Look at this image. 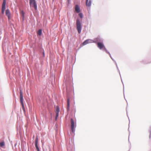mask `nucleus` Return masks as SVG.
<instances>
[{
	"label": "nucleus",
	"instance_id": "f257e3e1",
	"mask_svg": "<svg viewBox=\"0 0 151 151\" xmlns=\"http://www.w3.org/2000/svg\"><path fill=\"white\" fill-rule=\"evenodd\" d=\"M76 25L78 32L80 34L81 32V21L78 19H77L76 20Z\"/></svg>",
	"mask_w": 151,
	"mask_h": 151
},
{
	"label": "nucleus",
	"instance_id": "f03ea898",
	"mask_svg": "<svg viewBox=\"0 0 151 151\" xmlns=\"http://www.w3.org/2000/svg\"><path fill=\"white\" fill-rule=\"evenodd\" d=\"M71 122V130L72 132L74 133L75 131V127H76V124L75 125L74 122L72 119L70 120Z\"/></svg>",
	"mask_w": 151,
	"mask_h": 151
},
{
	"label": "nucleus",
	"instance_id": "7ed1b4c3",
	"mask_svg": "<svg viewBox=\"0 0 151 151\" xmlns=\"http://www.w3.org/2000/svg\"><path fill=\"white\" fill-rule=\"evenodd\" d=\"M29 4L30 6L32 4L35 9H37V5L35 0H29Z\"/></svg>",
	"mask_w": 151,
	"mask_h": 151
},
{
	"label": "nucleus",
	"instance_id": "20e7f679",
	"mask_svg": "<svg viewBox=\"0 0 151 151\" xmlns=\"http://www.w3.org/2000/svg\"><path fill=\"white\" fill-rule=\"evenodd\" d=\"M20 101L23 107H24V104L23 102V94L21 89L20 90Z\"/></svg>",
	"mask_w": 151,
	"mask_h": 151
},
{
	"label": "nucleus",
	"instance_id": "39448f33",
	"mask_svg": "<svg viewBox=\"0 0 151 151\" xmlns=\"http://www.w3.org/2000/svg\"><path fill=\"white\" fill-rule=\"evenodd\" d=\"M97 45L98 47L100 49H104L105 50H106V48L104 46V44L100 42H98L97 43Z\"/></svg>",
	"mask_w": 151,
	"mask_h": 151
},
{
	"label": "nucleus",
	"instance_id": "423d86ee",
	"mask_svg": "<svg viewBox=\"0 0 151 151\" xmlns=\"http://www.w3.org/2000/svg\"><path fill=\"white\" fill-rule=\"evenodd\" d=\"M6 4V0H3V2L2 5L1 12L2 14L4 13V11L6 8L5 5Z\"/></svg>",
	"mask_w": 151,
	"mask_h": 151
},
{
	"label": "nucleus",
	"instance_id": "0eeeda50",
	"mask_svg": "<svg viewBox=\"0 0 151 151\" xmlns=\"http://www.w3.org/2000/svg\"><path fill=\"white\" fill-rule=\"evenodd\" d=\"M6 14L8 17L9 20L10 19V13L9 9H7L6 10Z\"/></svg>",
	"mask_w": 151,
	"mask_h": 151
},
{
	"label": "nucleus",
	"instance_id": "6e6552de",
	"mask_svg": "<svg viewBox=\"0 0 151 151\" xmlns=\"http://www.w3.org/2000/svg\"><path fill=\"white\" fill-rule=\"evenodd\" d=\"M91 4V0H86V5L88 6H90Z\"/></svg>",
	"mask_w": 151,
	"mask_h": 151
},
{
	"label": "nucleus",
	"instance_id": "1a4fd4ad",
	"mask_svg": "<svg viewBox=\"0 0 151 151\" xmlns=\"http://www.w3.org/2000/svg\"><path fill=\"white\" fill-rule=\"evenodd\" d=\"M75 11L79 13L80 11V8L78 5H76L75 8Z\"/></svg>",
	"mask_w": 151,
	"mask_h": 151
},
{
	"label": "nucleus",
	"instance_id": "9d476101",
	"mask_svg": "<svg viewBox=\"0 0 151 151\" xmlns=\"http://www.w3.org/2000/svg\"><path fill=\"white\" fill-rule=\"evenodd\" d=\"M35 146L37 149V151H40L39 149L38 146L37 140H36L35 141Z\"/></svg>",
	"mask_w": 151,
	"mask_h": 151
},
{
	"label": "nucleus",
	"instance_id": "9b49d317",
	"mask_svg": "<svg viewBox=\"0 0 151 151\" xmlns=\"http://www.w3.org/2000/svg\"><path fill=\"white\" fill-rule=\"evenodd\" d=\"M89 40H85L83 43V45H85L89 43Z\"/></svg>",
	"mask_w": 151,
	"mask_h": 151
},
{
	"label": "nucleus",
	"instance_id": "f8f14e48",
	"mask_svg": "<svg viewBox=\"0 0 151 151\" xmlns=\"http://www.w3.org/2000/svg\"><path fill=\"white\" fill-rule=\"evenodd\" d=\"M42 33V30L41 29H40L37 32V34L39 35H41Z\"/></svg>",
	"mask_w": 151,
	"mask_h": 151
},
{
	"label": "nucleus",
	"instance_id": "ddd939ff",
	"mask_svg": "<svg viewBox=\"0 0 151 151\" xmlns=\"http://www.w3.org/2000/svg\"><path fill=\"white\" fill-rule=\"evenodd\" d=\"M70 106V100L69 99H67V108L68 110Z\"/></svg>",
	"mask_w": 151,
	"mask_h": 151
},
{
	"label": "nucleus",
	"instance_id": "4468645a",
	"mask_svg": "<svg viewBox=\"0 0 151 151\" xmlns=\"http://www.w3.org/2000/svg\"><path fill=\"white\" fill-rule=\"evenodd\" d=\"M56 113H59L60 111L59 110V108L58 106H57L56 107Z\"/></svg>",
	"mask_w": 151,
	"mask_h": 151
},
{
	"label": "nucleus",
	"instance_id": "2eb2a0df",
	"mask_svg": "<svg viewBox=\"0 0 151 151\" xmlns=\"http://www.w3.org/2000/svg\"><path fill=\"white\" fill-rule=\"evenodd\" d=\"M21 14L22 16V17L23 18V19L24 20V12L23 11H22V12H21Z\"/></svg>",
	"mask_w": 151,
	"mask_h": 151
},
{
	"label": "nucleus",
	"instance_id": "dca6fc26",
	"mask_svg": "<svg viewBox=\"0 0 151 151\" xmlns=\"http://www.w3.org/2000/svg\"><path fill=\"white\" fill-rule=\"evenodd\" d=\"M4 145H5V143H4V142H1L0 143V146L1 147H2L4 146Z\"/></svg>",
	"mask_w": 151,
	"mask_h": 151
},
{
	"label": "nucleus",
	"instance_id": "f3484780",
	"mask_svg": "<svg viewBox=\"0 0 151 151\" xmlns=\"http://www.w3.org/2000/svg\"><path fill=\"white\" fill-rule=\"evenodd\" d=\"M79 16L81 18H83V15L82 13H80L79 14Z\"/></svg>",
	"mask_w": 151,
	"mask_h": 151
},
{
	"label": "nucleus",
	"instance_id": "a211bd4d",
	"mask_svg": "<svg viewBox=\"0 0 151 151\" xmlns=\"http://www.w3.org/2000/svg\"><path fill=\"white\" fill-rule=\"evenodd\" d=\"M58 114H59V113H56V116H55V120H57V118L58 116Z\"/></svg>",
	"mask_w": 151,
	"mask_h": 151
},
{
	"label": "nucleus",
	"instance_id": "6ab92c4d",
	"mask_svg": "<svg viewBox=\"0 0 151 151\" xmlns=\"http://www.w3.org/2000/svg\"><path fill=\"white\" fill-rule=\"evenodd\" d=\"M43 55H44V52H43Z\"/></svg>",
	"mask_w": 151,
	"mask_h": 151
},
{
	"label": "nucleus",
	"instance_id": "aec40b11",
	"mask_svg": "<svg viewBox=\"0 0 151 151\" xmlns=\"http://www.w3.org/2000/svg\"><path fill=\"white\" fill-rule=\"evenodd\" d=\"M68 1H69V0H68Z\"/></svg>",
	"mask_w": 151,
	"mask_h": 151
}]
</instances>
